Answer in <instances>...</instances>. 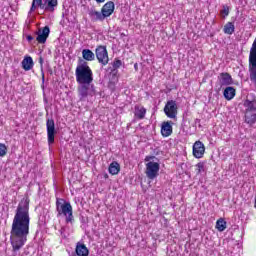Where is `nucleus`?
I'll list each match as a JSON object with an SVG mask.
<instances>
[{"label": "nucleus", "instance_id": "obj_1", "mask_svg": "<svg viewBox=\"0 0 256 256\" xmlns=\"http://www.w3.org/2000/svg\"><path fill=\"white\" fill-rule=\"evenodd\" d=\"M29 201V198L26 197L19 202L13 218L10 232L13 251H19L27 242L29 223H31V217H29Z\"/></svg>", "mask_w": 256, "mask_h": 256}, {"label": "nucleus", "instance_id": "obj_2", "mask_svg": "<svg viewBox=\"0 0 256 256\" xmlns=\"http://www.w3.org/2000/svg\"><path fill=\"white\" fill-rule=\"evenodd\" d=\"M76 81L78 85H91L93 83V71L86 61L76 67Z\"/></svg>", "mask_w": 256, "mask_h": 256}, {"label": "nucleus", "instance_id": "obj_3", "mask_svg": "<svg viewBox=\"0 0 256 256\" xmlns=\"http://www.w3.org/2000/svg\"><path fill=\"white\" fill-rule=\"evenodd\" d=\"M244 121L247 125H255L256 123V98H247L244 103Z\"/></svg>", "mask_w": 256, "mask_h": 256}, {"label": "nucleus", "instance_id": "obj_4", "mask_svg": "<svg viewBox=\"0 0 256 256\" xmlns=\"http://www.w3.org/2000/svg\"><path fill=\"white\" fill-rule=\"evenodd\" d=\"M56 211L58 213L57 217L63 215L66 217V223H73V206H71L70 202L58 198L56 200Z\"/></svg>", "mask_w": 256, "mask_h": 256}, {"label": "nucleus", "instance_id": "obj_5", "mask_svg": "<svg viewBox=\"0 0 256 256\" xmlns=\"http://www.w3.org/2000/svg\"><path fill=\"white\" fill-rule=\"evenodd\" d=\"M95 93V86L93 84H79L78 86V95L80 101H85L89 95L93 96Z\"/></svg>", "mask_w": 256, "mask_h": 256}, {"label": "nucleus", "instance_id": "obj_6", "mask_svg": "<svg viewBox=\"0 0 256 256\" xmlns=\"http://www.w3.org/2000/svg\"><path fill=\"white\" fill-rule=\"evenodd\" d=\"M95 55L98 63L102 64L103 66L109 64V53L107 52V46H98L95 50Z\"/></svg>", "mask_w": 256, "mask_h": 256}, {"label": "nucleus", "instance_id": "obj_7", "mask_svg": "<svg viewBox=\"0 0 256 256\" xmlns=\"http://www.w3.org/2000/svg\"><path fill=\"white\" fill-rule=\"evenodd\" d=\"M161 166L157 162H148L146 164V176L148 179H157L159 177V169Z\"/></svg>", "mask_w": 256, "mask_h": 256}, {"label": "nucleus", "instance_id": "obj_8", "mask_svg": "<svg viewBox=\"0 0 256 256\" xmlns=\"http://www.w3.org/2000/svg\"><path fill=\"white\" fill-rule=\"evenodd\" d=\"M177 109V102L169 100L164 107V113L169 119H177Z\"/></svg>", "mask_w": 256, "mask_h": 256}, {"label": "nucleus", "instance_id": "obj_9", "mask_svg": "<svg viewBox=\"0 0 256 256\" xmlns=\"http://www.w3.org/2000/svg\"><path fill=\"white\" fill-rule=\"evenodd\" d=\"M46 129H47V137H48V145H53L55 143V135L57 130H55V120L47 119L46 121Z\"/></svg>", "mask_w": 256, "mask_h": 256}, {"label": "nucleus", "instance_id": "obj_10", "mask_svg": "<svg viewBox=\"0 0 256 256\" xmlns=\"http://www.w3.org/2000/svg\"><path fill=\"white\" fill-rule=\"evenodd\" d=\"M49 33H51V29L49 26H45L44 28L39 29V31L36 32V41L40 44L47 43V39L49 38Z\"/></svg>", "mask_w": 256, "mask_h": 256}, {"label": "nucleus", "instance_id": "obj_11", "mask_svg": "<svg viewBox=\"0 0 256 256\" xmlns=\"http://www.w3.org/2000/svg\"><path fill=\"white\" fill-rule=\"evenodd\" d=\"M193 155L196 159H201L205 155V145L201 141H196L193 145Z\"/></svg>", "mask_w": 256, "mask_h": 256}, {"label": "nucleus", "instance_id": "obj_12", "mask_svg": "<svg viewBox=\"0 0 256 256\" xmlns=\"http://www.w3.org/2000/svg\"><path fill=\"white\" fill-rule=\"evenodd\" d=\"M101 11L105 19H107V17H111V15H113V12L115 11V3L113 1L107 2L102 7Z\"/></svg>", "mask_w": 256, "mask_h": 256}, {"label": "nucleus", "instance_id": "obj_13", "mask_svg": "<svg viewBox=\"0 0 256 256\" xmlns=\"http://www.w3.org/2000/svg\"><path fill=\"white\" fill-rule=\"evenodd\" d=\"M173 122L171 121H165L162 123L161 126V135L163 137H170V135H173Z\"/></svg>", "mask_w": 256, "mask_h": 256}, {"label": "nucleus", "instance_id": "obj_14", "mask_svg": "<svg viewBox=\"0 0 256 256\" xmlns=\"http://www.w3.org/2000/svg\"><path fill=\"white\" fill-rule=\"evenodd\" d=\"M57 5H59V1L57 0H44V10L46 13H54L55 9H57Z\"/></svg>", "mask_w": 256, "mask_h": 256}, {"label": "nucleus", "instance_id": "obj_15", "mask_svg": "<svg viewBox=\"0 0 256 256\" xmlns=\"http://www.w3.org/2000/svg\"><path fill=\"white\" fill-rule=\"evenodd\" d=\"M123 65V62L119 59H115L112 63V67H108L107 71L109 72V75L112 77H117V73H119V69Z\"/></svg>", "mask_w": 256, "mask_h": 256}, {"label": "nucleus", "instance_id": "obj_16", "mask_svg": "<svg viewBox=\"0 0 256 256\" xmlns=\"http://www.w3.org/2000/svg\"><path fill=\"white\" fill-rule=\"evenodd\" d=\"M220 85L222 87L233 85V78L231 77V74H229L227 72H222L220 74Z\"/></svg>", "mask_w": 256, "mask_h": 256}, {"label": "nucleus", "instance_id": "obj_17", "mask_svg": "<svg viewBox=\"0 0 256 256\" xmlns=\"http://www.w3.org/2000/svg\"><path fill=\"white\" fill-rule=\"evenodd\" d=\"M75 253L77 256H89V249L85 244L78 242L76 244Z\"/></svg>", "mask_w": 256, "mask_h": 256}, {"label": "nucleus", "instance_id": "obj_18", "mask_svg": "<svg viewBox=\"0 0 256 256\" xmlns=\"http://www.w3.org/2000/svg\"><path fill=\"white\" fill-rule=\"evenodd\" d=\"M88 15L92 19V21H105V16L103 15V12L90 9Z\"/></svg>", "mask_w": 256, "mask_h": 256}, {"label": "nucleus", "instance_id": "obj_19", "mask_svg": "<svg viewBox=\"0 0 256 256\" xmlns=\"http://www.w3.org/2000/svg\"><path fill=\"white\" fill-rule=\"evenodd\" d=\"M235 94H236V90L234 87H231V86L226 87L223 93L227 101H231V99L235 97Z\"/></svg>", "mask_w": 256, "mask_h": 256}, {"label": "nucleus", "instance_id": "obj_20", "mask_svg": "<svg viewBox=\"0 0 256 256\" xmlns=\"http://www.w3.org/2000/svg\"><path fill=\"white\" fill-rule=\"evenodd\" d=\"M147 113V109L143 106L136 105L134 115L137 119H145V115Z\"/></svg>", "mask_w": 256, "mask_h": 256}, {"label": "nucleus", "instance_id": "obj_21", "mask_svg": "<svg viewBox=\"0 0 256 256\" xmlns=\"http://www.w3.org/2000/svg\"><path fill=\"white\" fill-rule=\"evenodd\" d=\"M22 67L25 71H31L33 69V58L31 56H27L22 61Z\"/></svg>", "mask_w": 256, "mask_h": 256}, {"label": "nucleus", "instance_id": "obj_22", "mask_svg": "<svg viewBox=\"0 0 256 256\" xmlns=\"http://www.w3.org/2000/svg\"><path fill=\"white\" fill-rule=\"evenodd\" d=\"M110 175H118L119 171H121V165L118 164L117 161H113L108 168Z\"/></svg>", "mask_w": 256, "mask_h": 256}, {"label": "nucleus", "instance_id": "obj_23", "mask_svg": "<svg viewBox=\"0 0 256 256\" xmlns=\"http://www.w3.org/2000/svg\"><path fill=\"white\" fill-rule=\"evenodd\" d=\"M82 57L85 61H95V53H93V51L90 49H83Z\"/></svg>", "mask_w": 256, "mask_h": 256}, {"label": "nucleus", "instance_id": "obj_24", "mask_svg": "<svg viewBox=\"0 0 256 256\" xmlns=\"http://www.w3.org/2000/svg\"><path fill=\"white\" fill-rule=\"evenodd\" d=\"M223 31L226 35H233V33H235V24H233V22L226 23Z\"/></svg>", "mask_w": 256, "mask_h": 256}, {"label": "nucleus", "instance_id": "obj_25", "mask_svg": "<svg viewBox=\"0 0 256 256\" xmlns=\"http://www.w3.org/2000/svg\"><path fill=\"white\" fill-rule=\"evenodd\" d=\"M38 7L44 10V0H33L30 8V13H33V11H35V9H37Z\"/></svg>", "mask_w": 256, "mask_h": 256}, {"label": "nucleus", "instance_id": "obj_26", "mask_svg": "<svg viewBox=\"0 0 256 256\" xmlns=\"http://www.w3.org/2000/svg\"><path fill=\"white\" fill-rule=\"evenodd\" d=\"M216 229L220 232L225 231L227 229V222L223 218L218 219L216 222Z\"/></svg>", "mask_w": 256, "mask_h": 256}, {"label": "nucleus", "instance_id": "obj_27", "mask_svg": "<svg viewBox=\"0 0 256 256\" xmlns=\"http://www.w3.org/2000/svg\"><path fill=\"white\" fill-rule=\"evenodd\" d=\"M5 155H7V146L0 143V157H5Z\"/></svg>", "mask_w": 256, "mask_h": 256}, {"label": "nucleus", "instance_id": "obj_28", "mask_svg": "<svg viewBox=\"0 0 256 256\" xmlns=\"http://www.w3.org/2000/svg\"><path fill=\"white\" fill-rule=\"evenodd\" d=\"M196 167L198 169V173L205 172V163L204 162H199L198 164H196Z\"/></svg>", "mask_w": 256, "mask_h": 256}, {"label": "nucleus", "instance_id": "obj_29", "mask_svg": "<svg viewBox=\"0 0 256 256\" xmlns=\"http://www.w3.org/2000/svg\"><path fill=\"white\" fill-rule=\"evenodd\" d=\"M221 13L223 15H226V16L229 15V7L228 6H224L222 11H221Z\"/></svg>", "mask_w": 256, "mask_h": 256}, {"label": "nucleus", "instance_id": "obj_30", "mask_svg": "<svg viewBox=\"0 0 256 256\" xmlns=\"http://www.w3.org/2000/svg\"><path fill=\"white\" fill-rule=\"evenodd\" d=\"M59 233L61 235V237H63V239H66L67 236H65V227H62L60 230H59Z\"/></svg>", "mask_w": 256, "mask_h": 256}, {"label": "nucleus", "instance_id": "obj_31", "mask_svg": "<svg viewBox=\"0 0 256 256\" xmlns=\"http://www.w3.org/2000/svg\"><path fill=\"white\" fill-rule=\"evenodd\" d=\"M26 39H27L28 43H31V41H35V38L31 35H27Z\"/></svg>", "mask_w": 256, "mask_h": 256}, {"label": "nucleus", "instance_id": "obj_32", "mask_svg": "<svg viewBox=\"0 0 256 256\" xmlns=\"http://www.w3.org/2000/svg\"><path fill=\"white\" fill-rule=\"evenodd\" d=\"M153 159H155V156H146L145 161L147 162V161H151Z\"/></svg>", "mask_w": 256, "mask_h": 256}, {"label": "nucleus", "instance_id": "obj_33", "mask_svg": "<svg viewBox=\"0 0 256 256\" xmlns=\"http://www.w3.org/2000/svg\"><path fill=\"white\" fill-rule=\"evenodd\" d=\"M96 3H105V0H96Z\"/></svg>", "mask_w": 256, "mask_h": 256}, {"label": "nucleus", "instance_id": "obj_34", "mask_svg": "<svg viewBox=\"0 0 256 256\" xmlns=\"http://www.w3.org/2000/svg\"><path fill=\"white\" fill-rule=\"evenodd\" d=\"M42 81H45V75L42 76Z\"/></svg>", "mask_w": 256, "mask_h": 256}, {"label": "nucleus", "instance_id": "obj_35", "mask_svg": "<svg viewBox=\"0 0 256 256\" xmlns=\"http://www.w3.org/2000/svg\"><path fill=\"white\" fill-rule=\"evenodd\" d=\"M70 256H77V254H75V253H72Z\"/></svg>", "mask_w": 256, "mask_h": 256}, {"label": "nucleus", "instance_id": "obj_36", "mask_svg": "<svg viewBox=\"0 0 256 256\" xmlns=\"http://www.w3.org/2000/svg\"><path fill=\"white\" fill-rule=\"evenodd\" d=\"M40 62L43 63V59H40Z\"/></svg>", "mask_w": 256, "mask_h": 256}]
</instances>
